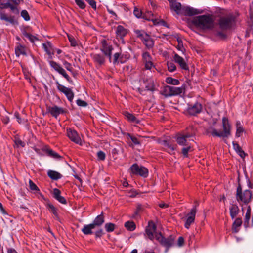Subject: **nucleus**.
I'll return each mask as SVG.
<instances>
[{"instance_id":"obj_1","label":"nucleus","mask_w":253,"mask_h":253,"mask_svg":"<svg viewBox=\"0 0 253 253\" xmlns=\"http://www.w3.org/2000/svg\"><path fill=\"white\" fill-rule=\"evenodd\" d=\"M192 23L196 27L202 30H210L214 27V20L209 15L196 16Z\"/></svg>"},{"instance_id":"obj_2","label":"nucleus","mask_w":253,"mask_h":253,"mask_svg":"<svg viewBox=\"0 0 253 253\" xmlns=\"http://www.w3.org/2000/svg\"><path fill=\"white\" fill-rule=\"evenodd\" d=\"M195 131L192 126L187 127L185 131L178 133L175 138L177 143L181 146H186L189 144V138L195 135Z\"/></svg>"},{"instance_id":"obj_3","label":"nucleus","mask_w":253,"mask_h":253,"mask_svg":"<svg viewBox=\"0 0 253 253\" xmlns=\"http://www.w3.org/2000/svg\"><path fill=\"white\" fill-rule=\"evenodd\" d=\"M252 196V192L249 190H245L242 192L241 185L238 183L236 190V198L238 202H243L247 204L251 201Z\"/></svg>"},{"instance_id":"obj_4","label":"nucleus","mask_w":253,"mask_h":253,"mask_svg":"<svg viewBox=\"0 0 253 253\" xmlns=\"http://www.w3.org/2000/svg\"><path fill=\"white\" fill-rule=\"evenodd\" d=\"M222 127L223 129V131L218 132L216 129H214L211 132V134L214 136L228 137L231 134V127L228 120L226 117L222 118Z\"/></svg>"},{"instance_id":"obj_5","label":"nucleus","mask_w":253,"mask_h":253,"mask_svg":"<svg viewBox=\"0 0 253 253\" xmlns=\"http://www.w3.org/2000/svg\"><path fill=\"white\" fill-rule=\"evenodd\" d=\"M155 238L162 246L166 248V252H167L168 250L174 244L175 238L172 235H169L168 238H165L160 232L155 234Z\"/></svg>"},{"instance_id":"obj_6","label":"nucleus","mask_w":253,"mask_h":253,"mask_svg":"<svg viewBox=\"0 0 253 253\" xmlns=\"http://www.w3.org/2000/svg\"><path fill=\"white\" fill-rule=\"evenodd\" d=\"M137 37L141 40L143 43L147 48L150 49L154 46V42L151 36L144 31L136 30L134 31Z\"/></svg>"},{"instance_id":"obj_7","label":"nucleus","mask_w":253,"mask_h":253,"mask_svg":"<svg viewBox=\"0 0 253 253\" xmlns=\"http://www.w3.org/2000/svg\"><path fill=\"white\" fill-rule=\"evenodd\" d=\"M234 21V18L232 15L221 17L218 21L219 28L222 31L229 30L232 28Z\"/></svg>"},{"instance_id":"obj_8","label":"nucleus","mask_w":253,"mask_h":253,"mask_svg":"<svg viewBox=\"0 0 253 253\" xmlns=\"http://www.w3.org/2000/svg\"><path fill=\"white\" fill-rule=\"evenodd\" d=\"M130 172L133 175H139L143 177H147L148 170L143 166H139L137 164H133L129 169Z\"/></svg>"},{"instance_id":"obj_9","label":"nucleus","mask_w":253,"mask_h":253,"mask_svg":"<svg viewBox=\"0 0 253 253\" xmlns=\"http://www.w3.org/2000/svg\"><path fill=\"white\" fill-rule=\"evenodd\" d=\"M202 110V104L198 102H196L194 104H188L186 112L187 114L190 116H196L201 113Z\"/></svg>"},{"instance_id":"obj_10","label":"nucleus","mask_w":253,"mask_h":253,"mask_svg":"<svg viewBox=\"0 0 253 253\" xmlns=\"http://www.w3.org/2000/svg\"><path fill=\"white\" fill-rule=\"evenodd\" d=\"M56 84L57 89L66 95L69 101L72 102L73 99L74 94L71 89L60 84L58 82H56Z\"/></svg>"},{"instance_id":"obj_11","label":"nucleus","mask_w":253,"mask_h":253,"mask_svg":"<svg viewBox=\"0 0 253 253\" xmlns=\"http://www.w3.org/2000/svg\"><path fill=\"white\" fill-rule=\"evenodd\" d=\"M156 225L153 221L151 220L148 222V225L145 228V232L148 238L151 240H153L154 233H156Z\"/></svg>"},{"instance_id":"obj_12","label":"nucleus","mask_w":253,"mask_h":253,"mask_svg":"<svg viewBox=\"0 0 253 253\" xmlns=\"http://www.w3.org/2000/svg\"><path fill=\"white\" fill-rule=\"evenodd\" d=\"M197 212L196 206H195L188 214V217L185 223V227L188 229L191 224L194 222L195 215Z\"/></svg>"},{"instance_id":"obj_13","label":"nucleus","mask_w":253,"mask_h":253,"mask_svg":"<svg viewBox=\"0 0 253 253\" xmlns=\"http://www.w3.org/2000/svg\"><path fill=\"white\" fill-rule=\"evenodd\" d=\"M67 131V136L71 141L77 144H81V139L76 131L68 129Z\"/></svg>"},{"instance_id":"obj_14","label":"nucleus","mask_w":253,"mask_h":253,"mask_svg":"<svg viewBox=\"0 0 253 253\" xmlns=\"http://www.w3.org/2000/svg\"><path fill=\"white\" fill-rule=\"evenodd\" d=\"M47 110L51 115L55 118H57L60 114H64L65 112V110L63 108L56 105L49 107Z\"/></svg>"},{"instance_id":"obj_15","label":"nucleus","mask_w":253,"mask_h":253,"mask_svg":"<svg viewBox=\"0 0 253 253\" xmlns=\"http://www.w3.org/2000/svg\"><path fill=\"white\" fill-rule=\"evenodd\" d=\"M6 1H1L0 2V8L3 9V8H9L15 14H18L19 13V10L17 9V8L14 6L13 5L11 4L9 2V0H6Z\"/></svg>"},{"instance_id":"obj_16","label":"nucleus","mask_w":253,"mask_h":253,"mask_svg":"<svg viewBox=\"0 0 253 253\" xmlns=\"http://www.w3.org/2000/svg\"><path fill=\"white\" fill-rule=\"evenodd\" d=\"M200 13V12L196 9L189 7L183 6L181 14L187 16H193Z\"/></svg>"},{"instance_id":"obj_17","label":"nucleus","mask_w":253,"mask_h":253,"mask_svg":"<svg viewBox=\"0 0 253 253\" xmlns=\"http://www.w3.org/2000/svg\"><path fill=\"white\" fill-rule=\"evenodd\" d=\"M169 2L171 10L174 11L177 14H181L183 7L180 2H176V0Z\"/></svg>"},{"instance_id":"obj_18","label":"nucleus","mask_w":253,"mask_h":253,"mask_svg":"<svg viewBox=\"0 0 253 253\" xmlns=\"http://www.w3.org/2000/svg\"><path fill=\"white\" fill-rule=\"evenodd\" d=\"M173 59L174 61L178 63L182 69L185 70H188V66L182 57L178 55L177 53H175Z\"/></svg>"},{"instance_id":"obj_19","label":"nucleus","mask_w":253,"mask_h":253,"mask_svg":"<svg viewBox=\"0 0 253 253\" xmlns=\"http://www.w3.org/2000/svg\"><path fill=\"white\" fill-rule=\"evenodd\" d=\"M143 83L145 84V88L147 90L151 91L155 90L154 83L152 78L144 79Z\"/></svg>"},{"instance_id":"obj_20","label":"nucleus","mask_w":253,"mask_h":253,"mask_svg":"<svg viewBox=\"0 0 253 253\" xmlns=\"http://www.w3.org/2000/svg\"><path fill=\"white\" fill-rule=\"evenodd\" d=\"M105 221L103 213L102 212L100 215L97 216L91 223L93 226L96 228L100 227Z\"/></svg>"},{"instance_id":"obj_21","label":"nucleus","mask_w":253,"mask_h":253,"mask_svg":"<svg viewBox=\"0 0 253 253\" xmlns=\"http://www.w3.org/2000/svg\"><path fill=\"white\" fill-rule=\"evenodd\" d=\"M53 194V197L60 203L63 204H66L67 203L65 198L61 196V191L59 189L57 188L54 189Z\"/></svg>"},{"instance_id":"obj_22","label":"nucleus","mask_w":253,"mask_h":253,"mask_svg":"<svg viewBox=\"0 0 253 253\" xmlns=\"http://www.w3.org/2000/svg\"><path fill=\"white\" fill-rule=\"evenodd\" d=\"M0 19L1 20L5 21L13 25L17 23L14 16L11 15L8 16L3 12L0 13Z\"/></svg>"},{"instance_id":"obj_23","label":"nucleus","mask_w":253,"mask_h":253,"mask_svg":"<svg viewBox=\"0 0 253 253\" xmlns=\"http://www.w3.org/2000/svg\"><path fill=\"white\" fill-rule=\"evenodd\" d=\"M127 31L123 26L119 25L117 27L116 33L117 38L123 39L126 35Z\"/></svg>"},{"instance_id":"obj_24","label":"nucleus","mask_w":253,"mask_h":253,"mask_svg":"<svg viewBox=\"0 0 253 253\" xmlns=\"http://www.w3.org/2000/svg\"><path fill=\"white\" fill-rule=\"evenodd\" d=\"M112 49L113 48L112 46L108 45L105 42L103 43L102 48L101 49V50L104 53V54L109 57L110 61H111V53Z\"/></svg>"},{"instance_id":"obj_25","label":"nucleus","mask_w":253,"mask_h":253,"mask_svg":"<svg viewBox=\"0 0 253 253\" xmlns=\"http://www.w3.org/2000/svg\"><path fill=\"white\" fill-rule=\"evenodd\" d=\"M94 61L97 64L101 65L105 62V58L102 54H94L92 55Z\"/></svg>"},{"instance_id":"obj_26","label":"nucleus","mask_w":253,"mask_h":253,"mask_svg":"<svg viewBox=\"0 0 253 253\" xmlns=\"http://www.w3.org/2000/svg\"><path fill=\"white\" fill-rule=\"evenodd\" d=\"M95 228L93 225L90 223L87 225H84L82 229V231L84 235H91L93 234L92 229Z\"/></svg>"},{"instance_id":"obj_27","label":"nucleus","mask_w":253,"mask_h":253,"mask_svg":"<svg viewBox=\"0 0 253 253\" xmlns=\"http://www.w3.org/2000/svg\"><path fill=\"white\" fill-rule=\"evenodd\" d=\"M242 224V220L241 218H237L235 219L232 224V230L233 233H237L239 231L238 227Z\"/></svg>"},{"instance_id":"obj_28","label":"nucleus","mask_w":253,"mask_h":253,"mask_svg":"<svg viewBox=\"0 0 253 253\" xmlns=\"http://www.w3.org/2000/svg\"><path fill=\"white\" fill-rule=\"evenodd\" d=\"M123 115L129 122L136 124H138L139 123V121L133 114L129 113L128 112H124Z\"/></svg>"},{"instance_id":"obj_29","label":"nucleus","mask_w":253,"mask_h":253,"mask_svg":"<svg viewBox=\"0 0 253 253\" xmlns=\"http://www.w3.org/2000/svg\"><path fill=\"white\" fill-rule=\"evenodd\" d=\"M239 209L237 205L232 204L230 208V214L232 219H234L239 213Z\"/></svg>"},{"instance_id":"obj_30","label":"nucleus","mask_w":253,"mask_h":253,"mask_svg":"<svg viewBox=\"0 0 253 253\" xmlns=\"http://www.w3.org/2000/svg\"><path fill=\"white\" fill-rule=\"evenodd\" d=\"M47 175L51 179L54 180H57L62 177V175L60 173L52 170H48Z\"/></svg>"},{"instance_id":"obj_31","label":"nucleus","mask_w":253,"mask_h":253,"mask_svg":"<svg viewBox=\"0 0 253 253\" xmlns=\"http://www.w3.org/2000/svg\"><path fill=\"white\" fill-rule=\"evenodd\" d=\"M161 144L164 147L169 149V152L174 151L176 147V145H173L167 140H163L161 142Z\"/></svg>"},{"instance_id":"obj_32","label":"nucleus","mask_w":253,"mask_h":253,"mask_svg":"<svg viewBox=\"0 0 253 253\" xmlns=\"http://www.w3.org/2000/svg\"><path fill=\"white\" fill-rule=\"evenodd\" d=\"M236 136L237 137H239L242 134V133L244 132V129L242 126L240 121H237L236 124Z\"/></svg>"},{"instance_id":"obj_33","label":"nucleus","mask_w":253,"mask_h":253,"mask_svg":"<svg viewBox=\"0 0 253 253\" xmlns=\"http://www.w3.org/2000/svg\"><path fill=\"white\" fill-rule=\"evenodd\" d=\"M153 14L151 11H147L142 16V18L148 21H152L154 24L158 23L156 19H154Z\"/></svg>"},{"instance_id":"obj_34","label":"nucleus","mask_w":253,"mask_h":253,"mask_svg":"<svg viewBox=\"0 0 253 253\" xmlns=\"http://www.w3.org/2000/svg\"><path fill=\"white\" fill-rule=\"evenodd\" d=\"M170 90V86L167 85L164 87L163 90L161 91V93L165 97L172 96Z\"/></svg>"},{"instance_id":"obj_35","label":"nucleus","mask_w":253,"mask_h":253,"mask_svg":"<svg viewBox=\"0 0 253 253\" xmlns=\"http://www.w3.org/2000/svg\"><path fill=\"white\" fill-rule=\"evenodd\" d=\"M193 151L192 147L191 145L188 144L186 145V147H183L181 149V153L185 158L188 157V152H192Z\"/></svg>"},{"instance_id":"obj_36","label":"nucleus","mask_w":253,"mask_h":253,"mask_svg":"<svg viewBox=\"0 0 253 253\" xmlns=\"http://www.w3.org/2000/svg\"><path fill=\"white\" fill-rule=\"evenodd\" d=\"M125 227L127 230L132 231L136 228V225L134 222L128 221L125 223Z\"/></svg>"},{"instance_id":"obj_37","label":"nucleus","mask_w":253,"mask_h":253,"mask_svg":"<svg viewBox=\"0 0 253 253\" xmlns=\"http://www.w3.org/2000/svg\"><path fill=\"white\" fill-rule=\"evenodd\" d=\"M171 93L172 96H175L180 94L182 92V87H177L170 86Z\"/></svg>"},{"instance_id":"obj_38","label":"nucleus","mask_w":253,"mask_h":253,"mask_svg":"<svg viewBox=\"0 0 253 253\" xmlns=\"http://www.w3.org/2000/svg\"><path fill=\"white\" fill-rule=\"evenodd\" d=\"M48 206L50 209V211L55 216V219L59 221L60 218L57 213L56 208L52 204H48Z\"/></svg>"},{"instance_id":"obj_39","label":"nucleus","mask_w":253,"mask_h":253,"mask_svg":"<svg viewBox=\"0 0 253 253\" xmlns=\"http://www.w3.org/2000/svg\"><path fill=\"white\" fill-rule=\"evenodd\" d=\"M15 54L19 57L21 54H25L24 47L21 45H18L15 49Z\"/></svg>"},{"instance_id":"obj_40","label":"nucleus","mask_w":253,"mask_h":253,"mask_svg":"<svg viewBox=\"0 0 253 253\" xmlns=\"http://www.w3.org/2000/svg\"><path fill=\"white\" fill-rule=\"evenodd\" d=\"M46 153L48 155L54 159H61L62 157L59 155L57 153L53 151L51 149H47Z\"/></svg>"},{"instance_id":"obj_41","label":"nucleus","mask_w":253,"mask_h":253,"mask_svg":"<svg viewBox=\"0 0 253 253\" xmlns=\"http://www.w3.org/2000/svg\"><path fill=\"white\" fill-rule=\"evenodd\" d=\"M42 46L44 48V50L46 52V53L50 55L51 54L52 51V44L51 42H48L42 44Z\"/></svg>"},{"instance_id":"obj_42","label":"nucleus","mask_w":253,"mask_h":253,"mask_svg":"<svg viewBox=\"0 0 253 253\" xmlns=\"http://www.w3.org/2000/svg\"><path fill=\"white\" fill-rule=\"evenodd\" d=\"M167 83L172 85H178L180 84V81L176 79L172 78L170 77H168L166 79Z\"/></svg>"},{"instance_id":"obj_43","label":"nucleus","mask_w":253,"mask_h":253,"mask_svg":"<svg viewBox=\"0 0 253 253\" xmlns=\"http://www.w3.org/2000/svg\"><path fill=\"white\" fill-rule=\"evenodd\" d=\"M23 35L25 38L28 39L32 43H34L35 40H38V39L37 37L30 33H27L26 31L23 32Z\"/></svg>"},{"instance_id":"obj_44","label":"nucleus","mask_w":253,"mask_h":253,"mask_svg":"<svg viewBox=\"0 0 253 253\" xmlns=\"http://www.w3.org/2000/svg\"><path fill=\"white\" fill-rule=\"evenodd\" d=\"M49 64L51 67H52L58 73L62 68V67L58 63L54 61H50L49 62Z\"/></svg>"},{"instance_id":"obj_45","label":"nucleus","mask_w":253,"mask_h":253,"mask_svg":"<svg viewBox=\"0 0 253 253\" xmlns=\"http://www.w3.org/2000/svg\"><path fill=\"white\" fill-rule=\"evenodd\" d=\"M104 227L107 232H112L115 229V225L112 223H107L105 224Z\"/></svg>"},{"instance_id":"obj_46","label":"nucleus","mask_w":253,"mask_h":253,"mask_svg":"<svg viewBox=\"0 0 253 253\" xmlns=\"http://www.w3.org/2000/svg\"><path fill=\"white\" fill-rule=\"evenodd\" d=\"M167 67L168 70L171 72L174 71L176 69L175 64L171 61L167 62Z\"/></svg>"},{"instance_id":"obj_47","label":"nucleus","mask_w":253,"mask_h":253,"mask_svg":"<svg viewBox=\"0 0 253 253\" xmlns=\"http://www.w3.org/2000/svg\"><path fill=\"white\" fill-rule=\"evenodd\" d=\"M59 73L62 75L69 82L72 83L73 81L70 77L66 73L65 70L62 68L59 71Z\"/></svg>"},{"instance_id":"obj_48","label":"nucleus","mask_w":253,"mask_h":253,"mask_svg":"<svg viewBox=\"0 0 253 253\" xmlns=\"http://www.w3.org/2000/svg\"><path fill=\"white\" fill-rule=\"evenodd\" d=\"M127 138H130L134 144H135V145L140 144L139 141L138 140V139L136 137L132 135L130 133H127Z\"/></svg>"},{"instance_id":"obj_49","label":"nucleus","mask_w":253,"mask_h":253,"mask_svg":"<svg viewBox=\"0 0 253 253\" xmlns=\"http://www.w3.org/2000/svg\"><path fill=\"white\" fill-rule=\"evenodd\" d=\"M21 16L24 18V19L26 21H29L30 19V16L29 15L28 12L26 10H23L21 12Z\"/></svg>"},{"instance_id":"obj_50","label":"nucleus","mask_w":253,"mask_h":253,"mask_svg":"<svg viewBox=\"0 0 253 253\" xmlns=\"http://www.w3.org/2000/svg\"><path fill=\"white\" fill-rule=\"evenodd\" d=\"M14 142L17 146H20L22 147H24L25 146V143L22 141L20 138L18 137H15L14 140Z\"/></svg>"},{"instance_id":"obj_51","label":"nucleus","mask_w":253,"mask_h":253,"mask_svg":"<svg viewBox=\"0 0 253 253\" xmlns=\"http://www.w3.org/2000/svg\"><path fill=\"white\" fill-rule=\"evenodd\" d=\"M142 58L144 62L151 61V57L148 52H145L142 54Z\"/></svg>"},{"instance_id":"obj_52","label":"nucleus","mask_w":253,"mask_h":253,"mask_svg":"<svg viewBox=\"0 0 253 253\" xmlns=\"http://www.w3.org/2000/svg\"><path fill=\"white\" fill-rule=\"evenodd\" d=\"M77 5L81 9H83L85 7V4L82 0H75Z\"/></svg>"},{"instance_id":"obj_53","label":"nucleus","mask_w":253,"mask_h":253,"mask_svg":"<svg viewBox=\"0 0 253 253\" xmlns=\"http://www.w3.org/2000/svg\"><path fill=\"white\" fill-rule=\"evenodd\" d=\"M29 183L30 188L31 190L39 191L38 187L31 180H29Z\"/></svg>"},{"instance_id":"obj_54","label":"nucleus","mask_w":253,"mask_h":253,"mask_svg":"<svg viewBox=\"0 0 253 253\" xmlns=\"http://www.w3.org/2000/svg\"><path fill=\"white\" fill-rule=\"evenodd\" d=\"M251 217V213H246L245 219H244V225L246 227L249 226V222Z\"/></svg>"},{"instance_id":"obj_55","label":"nucleus","mask_w":253,"mask_h":253,"mask_svg":"<svg viewBox=\"0 0 253 253\" xmlns=\"http://www.w3.org/2000/svg\"><path fill=\"white\" fill-rule=\"evenodd\" d=\"M98 159L100 160L103 161L105 159L106 155L105 153L102 151H99L97 154Z\"/></svg>"},{"instance_id":"obj_56","label":"nucleus","mask_w":253,"mask_h":253,"mask_svg":"<svg viewBox=\"0 0 253 253\" xmlns=\"http://www.w3.org/2000/svg\"><path fill=\"white\" fill-rule=\"evenodd\" d=\"M133 14L137 18H140L141 17H142L143 16L142 11L137 8H135L133 11Z\"/></svg>"},{"instance_id":"obj_57","label":"nucleus","mask_w":253,"mask_h":253,"mask_svg":"<svg viewBox=\"0 0 253 253\" xmlns=\"http://www.w3.org/2000/svg\"><path fill=\"white\" fill-rule=\"evenodd\" d=\"M249 15L250 19L253 25V1L250 6Z\"/></svg>"},{"instance_id":"obj_58","label":"nucleus","mask_w":253,"mask_h":253,"mask_svg":"<svg viewBox=\"0 0 253 253\" xmlns=\"http://www.w3.org/2000/svg\"><path fill=\"white\" fill-rule=\"evenodd\" d=\"M77 104L79 106L86 107L87 105L86 102L82 100L81 99H78L77 100Z\"/></svg>"},{"instance_id":"obj_59","label":"nucleus","mask_w":253,"mask_h":253,"mask_svg":"<svg viewBox=\"0 0 253 253\" xmlns=\"http://www.w3.org/2000/svg\"><path fill=\"white\" fill-rule=\"evenodd\" d=\"M233 148L236 152H238L242 149L240 145L236 142H232Z\"/></svg>"},{"instance_id":"obj_60","label":"nucleus","mask_w":253,"mask_h":253,"mask_svg":"<svg viewBox=\"0 0 253 253\" xmlns=\"http://www.w3.org/2000/svg\"><path fill=\"white\" fill-rule=\"evenodd\" d=\"M154 66L153 63L151 61L145 62V68L146 69L150 70Z\"/></svg>"},{"instance_id":"obj_61","label":"nucleus","mask_w":253,"mask_h":253,"mask_svg":"<svg viewBox=\"0 0 253 253\" xmlns=\"http://www.w3.org/2000/svg\"><path fill=\"white\" fill-rule=\"evenodd\" d=\"M94 234L96 238H100L103 234V230L102 229H100L96 231Z\"/></svg>"},{"instance_id":"obj_62","label":"nucleus","mask_w":253,"mask_h":253,"mask_svg":"<svg viewBox=\"0 0 253 253\" xmlns=\"http://www.w3.org/2000/svg\"><path fill=\"white\" fill-rule=\"evenodd\" d=\"M87 2L93 9H96V3L94 0H87Z\"/></svg>"},{"instance_id":"obj_63","label":"nucleus","mask_w":253,"mask_h":253,"mask_svg":"<svg viewBox=\"0 0 253 253\" xmlns=\"http://www.w3.org/2000/svg\"><path fill=\"white\" fill-rule=\"evenodd\" d=\"M143 211V207L141 204H137L136 206V211H135V214H138L141 211Z\"/></svg>"},{"instance_id":"obj_64","label":"nucleus","mask_w":253,"mask_h":253,"mask_svg":"<svg viewBox=\"0 0 253 253\" xmlns=\"http://www.w3.org/2000/svg\"><path fill=\"white\" fill-rule=\"evenodd\" d=\"M64 65L65 66V67L66 68V69L67 70L71 71V72L72 71L73 68L70 63H69L67 61H65L64 63Z\"/></svg>"}]
</instances>
